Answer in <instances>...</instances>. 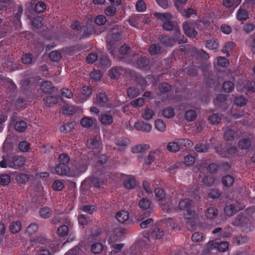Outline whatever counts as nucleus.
<instances>
[{
	"label": "nucleus",
	"instance_id": "nucleus-1",
	"mask_svg": "<svg viewBox=\"0 0 255 255\" xmlns=\"http://www.w3.org/2000/svg\"><path fill=\"white\" fill-rule=\"evenodd\" d=\"M101 175L102 178H100L94 175H91L84 180L81 184L82 186H84L87 184V183L91 184L96 188H99L101 186L106 184L105 181L107 179H115V175L110 171H106V170H102L101 171Z\"/></svg>",
	"mask_w": 255,
	"mask_h": 255
},
{
	"label": "nucleus",
	"instance_id": "nucleus-2",
	"mask_svg": "<svg viewBox=\"0 0 255 255\" xmlns=\"http://www.w3.org/2000/svg\"><path fill=\"white\" fill-rule=\"evenodd\" d=\"M45 242H46V240L41 237L30 240V243L32 245L36 244H44ZM47 244L52 253L48 249H42L39 251L37 255H53V254L58 250L60 245V242L59 241H50L47 242Z\"/></svg>",
	"mask_w": 255,
	"mask_h": 255
},
{
	"label": "nucleus",
	"instance_id": "nucleus-3",
	"mask_svg": "<svg viewBox=\"0 0 255 255\" xmlns=\"http://www.w3.org/2000/svg\"><path fill=\"white\" fill-rule=\"evenodd\" d=\"M154 15L162 22V28L164 30L166 31L173 30L174 34H175V30L176 29L180 31L177 23L171 20L172 16L170 13L155 12Z\"/></svg>",
	"mask_w": 255,
	"mask_h": 255
},
{
	"label": "nucleus",
	"instance_id": "nucleus-4",
	"mask_svg": "<svg viewBox=\"0 0 255 255\" xmlns=\"http://www.w3.org/2000/svg\"><path fill=\"white\" fill-rule=\"evenodd\" d=\"M180 31L178 29L175 30V34L172 36L168 35H162L158 37V40L160 42L165 45L166 47H172L176 42L179 44L185 43L187 41V39L184 36L180 38Z\"/></svg>",
	"mask_w": 255,
	"mask_h": 255
},
{
	"label": "nucleus",
	"instance_id": "nucleus-5",
	"mask_svg": "<svg viewBox=\"0 0 255 255\" xmlns=\"http://www.w3.org/2000/svg\"><path fill=\"white\" fill-rule=\"evenodd\" d=\"M229 248L227 242H219L217 240L209 241L203 251V255H209L212 251L216 250L221 252H225Z\"/></svg>",
	"mask_w": 255,
	"mask_h": 255
},
{
	"label": "nucleus",
	"instance_id": "nucleus-6",
	"mask_svg": "<svg viewBox=\"0 0 255 255\" xmlns=\"http://www.w3.org/2000/svg\"><path fill=\"white\" fill-rule=\"evenodd\" d=\"M155 199L158 201L163 202L160 204L162 210L166 213H170L173 206L169 201H166L164 191L160 188H155L154 190Z\"/></svg>",
	"mask_w": 255,
	"mask_h": 255
},
{
	"label": "nucleus",
	"instance_id": "nucleus-7",
	"mask_svg": "<svg viewBox=\"0 0 255 255\" xmlns=\"http://www.w3.org/2000/svg\"><path fill=\"white\" fill-rule=\"evenodd\" d=\"M121 35L120 32H117L112 33L111 35L108 36L107 40V47L109 53L114 58L117 57L118 58H121L116 54V43L120 39Z\"/></svg>",
	"mask_w": 255,
	"mask_h": 255
},
{
	"label": "nucleus",
	"instance_id": "nucleus-8",
	"mask_svg": "<svg viewBox=\"0 0 255 255\" xmlns=\"http://www.w3.org/2000/svg\"><path fill=\"white\" fill-rule=\"evenodd\" d=\"M245 208L244 204L241 200H233L229 205H226L224 212L228 216H231Z\"/></svg>",
	"mask_w": 255,
	"mask_h": 255
},
{
	"label": "nucleus",
	"instance_id": "nucleus-9",
	"mask_svg": "<svg viewBox=\"0 0 255 255\" xmlns=\"http://www.w3.org/2000/svg\"><path fill=\"white\" fill-rule=\"evenodd\" d=\"M138 207L140 209L144 217H148L153 212L151 207V202L146 198H142L138 201Z\"/></svg>",
	"mask_w": 255,
	"mask_h": 255
},
{
	"label": "nucleus",
	"instance_id": "nucleus-10",
	"mask_svg": "<svg viewBox=\"0 0 255 255\" xmlns=\"http://www.w3.org/2000/svg\"><path fill=\"white\" fill-rule=\"evenodd\" d=\"M251 224V219L247 214L241 213L235 217L232 222V224L236 227L248 228Z\"/></svg>",
	"mask_w": 255,
	"mask_h": 255
},
{
	"label": "nucleus",
	"instance_id": "nucleus-11",
	"mask_svg": "<svg viewBox=\"0 0 255 255\" xmlns=\"http://www.w3.org/2000/svg\"><path fill=\"white\" fill-rule=\"evenodd\" d=\"M90 163L89 157L87 155L81 154L79 158L76 161L75 168L78 172L83 173L87 169Z\"/></svg>",
	"mask_w": 255,
	"mask_h": 255
},
{
	"label": "nucleus",
	"instance_id": "nucleus-12",
	"mask_svg": "<svg viewBox=\"0 0 255 255\" xmlns=\"http://www.w3.org/2000/svg\"><path fill=\"white\" fill-rule=\"evenodd\" d=\"M8 166L12 168L17 169L21 167L24 162V159L21 156L18 155H7Z\"/></svg>",
	"mask_w": 255,
	"mask_h": 255
},
{
	"label": "nucleus",
	"instance_id": "nucleus-13",
	"mask_svg": "<svg viewBox=\"0 0 255 255\" xmlns=\"http://www.w3.org/2000/svg\"><path fill=\"white\" fill-rule=\"evenodd\" d=\"M93 88L91 85L83 86L78 94V102L84 103L87 101L92 95Z\"/></svg>",
	"mask_w": 255,
	"mask_h": 255
},
{
	"label": "nucleus",
	"instance_id": "nucleus-14",
	"mask_svg": "<svg viewBox=\"0 0 255 255\" xmlns=\"http://www.w3.org/2000/svg\"><path fill=\"white\" fill-rule=\"evenodd\" d=\"M158 90L159 91L158 95L162 97L163 102H166L169 99L168 94L172 90L171 85L166 82H162L159 84Z\"/></svg>",
	"mask_w": 255,
	"mask_h": 255
},
{
	"label": "nucleus",
	"instance_id": "nucleus-15",
	"mask_svg": "<svg viewBox=\"0 0 255 255\" xmlns=\"http://www.w3.org/2000/svg\"><path fill=\"white\" fill-rule=\"evenodd\" d=\"M121 177L123 180V185L126 189H131L136 186L137 182L133 176L122 174Z\"/></svg>",
	"mask_w": 255,
	"mask_h": 255
},
{
	"label": "nucleus",
	"instance_id": "nucleus-16",
	"mask_svg": "<svg viewBox=\"0 0 255 255\" xmlns=\"http://www.w3.org/2000/svg\"><path fill=\"white\" fill-rule=\"evenodd\" d=\"M87 144L89 148L95 149L97 152L100 151L102 148L101 137L98 135L89 139L87 140Z\"/></svg>",
	"mask_w": 255,
	"mask_h": 255
},
{
	"label": "nucleus",
	"instance_id": "nucleus-17",
	"mask_svg": "<svg viewBox=\"0 0 255 255\" xmlns=\"http://www.w3.org/2000/svg\"><path fill=\"white\" fill-rule=\"evenodd\" d=\"M95 104L100 107H108L109 105V99L105 93H98L95 100Z\"/></svg>",
	"mask_w": 255,
	"mask_h": 255
},
{
	"label": "nucleus",
	"instance_id": "nucleus-18",
	"mask_svg": "<svg viewBox=\"0 0 255 255\" xmlns=\"http://www.w3.org/2000/svg\"><path fill=\"white\" fill-rule=\"evenodd\" d=\"M50 223L54 225L59 224L70 225V218L65 215H56L50 220Z\"/></svg>",
	"mask_w": 255,
	"mask_h": 255
},
{
	"label": "nucleus",
	"instance_id": "nucleus-19",
	"mask_svg": "<svg viewBox=\"0 0 255 255\" xmlns=\"http://www.w3.org/2000/svg\"><path fill=\"white\" fill-rule=\"evenodd\" d=\"M133 59L135 60L134 65L138 69L144 70L146 69L149 64V60L145 57L133 56Z\"/></svg>",
	"mask_w": 255,
	"mask_h": 255
},
{
	"label": "nucleus",
	"instance_id": "nucleus-20",
	"mask_svg": "<svg viewBox=\"0 0 255 255\" xmlns=\"http://www.w3.org/2000/svg\"><path fill=\"white\" fill-rule=\"evenodd\" d=\"M191 54L192 57L200 59L202 61H205L209 59V56L205 51L202 49H199L196 47L192 49Z\"/></svg>",
	"mask_w": 255,
	"mask_h": 255
},
{
	"label": "nucleus",
	"instance_id": "nucleus-21",
	"mask_svg": "<svg viewBox=\"0 0 255 255\" xmlns=\"http://www.w3.org/2000/svg\"><path fill=\"white\" fill-rule=\"evenodd\" d=\"M115 143L118 146L117 149L119 151H122L130 143V140L125 137H117L115 140Z\"/></svg>",
	"mask_w": 255,
	"mask_h": 255
},
{
	"label": "nucleus",
	"instance_id": "nucleus-22",
	"mask_svg": "<svg viewBox=\"0 0 255 255\" xmlns=\"http://www.w3.org/2000/svg\"><path fill=\"white\" fill-rule=\"evenodd\" d=\"M182 27L184 32L186 36L192 38L196 36L197 32L195 30L191 23L184 22L183 23Z\"/></svg>",
	"mask_w": 255,
	"mask_h": 255
},
{
	"label": "nucleus",
	"instance_id": "nucleus-23",
	"mask_svg": "<svg viewBox=\"0 0 255 255\" xmlns=\"http://www.w3.org/2000/svg\"><path fill=\"white\" fill-rule=\"evenodd\" d=\"M193 201L187 198L181 200L178 204V208L181 210H186L190 214L191 209L193 206Z\"/></svg>",
	"mask_w": 255,
	"mask_h": 255
},
{
	"label": "nucleus",
	"instance_id": "nucleus-24",
	"mask_svg": "<svg viewBox=\"0 0 255 255\" xmlns=\"http://www.w3.org/2000/svg\"><path fill=\"white\" fill-rule=\"evenodd\" d=\"M144 243L142 242H137L132 245L129 249V254L130 255H142L143 245Z\"/></svg>",
	"mask_w": 255,
	"mask_h": 255
},
{
	"label": "nucleus",
	"instance_id": "nucleus-25",
	"mask_svg": "<svg viewBox=\"0 0 255 255\" xmlns=\"http://www.w3.org/2000/svg\"><path fill=\"white\" fill-rule=\"evenodd\" d=\"M164 51V48L159 43L151 44L148 48L149 53L152 56L160 55Z\"/></svg>",
	"mask_w": 255,
	"mask_h": 255
},
{
	"label": "nucleus",
	"instance_id": "nucleus-26",
	"mask_svg": "<svg viewBox=\"0 0 255 255\" xmlns=\"http://www.w3.org/2000/svg\"><path fill=\"white\" fill-rule=\"evenodd\" d=\"M134 127L137 130L145 132H150L152 128V126L150 124L143 121L137 122L135 123Z\"/></svg>",
	"mask_w": 255,
	"mask_h": 255
},
{
	"label": "nucleus",
	"instance_id": "nucleus-27",
	"mask_svg": "<svg viewBox=\"0 0 255 255\" xmlns=\"http://www.w3.org/2000/svg\"><path fill=\"white\" fill-rule=\"evenodd\" d=\"M130 26L138 28L139 27V23L142 22L144 23H147L146 20H144L140 15H133L131 16L128 20Z\"/></svg>",
	"mask_w": 255,
	"mask_h": 255
},
{
	"label": "nucleus",
	"instance_id": "nucleus-28",
	"mask_svg": "<svg viewBox=\"0 0 255 255\" xmlns=\"http://www.w3.org/2000/svg\"><path fill=\"white\" fill-rule=\"evenodd\" d=\"M73 227V223L70 221V225L63 224L57 229V233L59 237H64L68 235V233Z\"/></svg>",
	"mask_w": 255,
	"mask_h": 255
},
{
	"label": "nucleus",
	"instance_id": "nucleus-29",
	"mask_svg": "<svg viewBox=\"0 0 255 255\" xmlns=\"http://www.w3.org/2000/svg\"><path fill=\"white\" fill-rule=\"evenodd\" d=\"M40 87L42 92L46 94H51L53 93L54 89V87L52 85V83L49 81L43 82Z\"/></svg>",
	"mask_w": 255,
	"mask_h": 255
},
{
	"label": "nucleus",
	"instance_id": "nucleus-30",
	"mask_svg": "<svg viewBox=\"0 0 255 255\" xmlns=\"http://www.w3.org/2000/svg\"><path fill=\"white\" fill-rule=\"evenodd\" d=\"M70 168L69 165H65L58 163L55 168V173L60 175H64L69 172Z\"/></svg>",
	"mask_w": 255,
	"mask_h": 255
},
{
	"label": "nucleus",
	"instance_id": "nucleus-31",
	"mask_svg": "<svg viewBox=\"0 0 255 255\" xmlns=\"http://www.w3.org/2000/svg\"><path fill=\"white\" fill-rule=\"evenodd\" d=\"M85 248L84 247L79 244L78 246L74 247L73 248L67 252L65 255H84Z\"/></svg>",
	"mask_w": 255,
	"mask_h": 255
},
{
	"label": "nucleus",
	"instance_id": "nucleus-32",
	"mask_svg": "<svg viewBox=\"0 0 255 255\" xmlns=\"http://www.w3.org/2000/svg\"><path fill=\"white\" fill-rule=\"evenodd\" d=\"M116 217L121 223H126L129 219V213L126 210H121L116 214Z\"/></svg>",
	"mask_w": 255,
	"mask_h": 255
},
{
	"label": "nucleus",
	"instance_id": "nucleus-33",
	"mask_svg": "<svg viewBox=\"0 0 255 255\" xmlns=\"http://www.w3.org/2000/svg\"><path fill=\"white\" fill-rule=\"evenodd\" d=\"M99 121L104 125H110L113 122V117L109 114H102L99 117Z\"/></svg>",
	"mask_w": 255,
	"mask_h": 255
},
{
	"label": "nucleus",
	"instance_id": "nucleus-34",
	"mask_svg": "<svg viewBox=\"0 0 255 255\" xmlns=\"http://www.w3.org/2000/svg\"><path fill=\"white\" fill-rule=\"evenodd\" d=\"M97 122L96 119L93 117H84L80 121L81 125L84 128H88Z\"/></svg>",
	"mask_w": 255,
	"mask_h": 255
},
{
	"label": "nucleus",
	"instance_id": "nucleus-35",
	"mask_svg": "<svg viewBox=\"0 0 255 255\" xmlns=\"http://www.w3.org/2000/svg\"><path fill=\"white\" fill-rule=\"evenodd\" d=\"M39 228V226L35 223H32L30 224L26 228L25 234L27 235L29 237H30L34 235Z\"/></svg>",
	"mask_w": 255,
	"mask_h": 255
},
{
	"label": "nucleus",
	"instance_id": "nucleus-36",
	"mask_svg": "<svg viewBox=\"0 0 255 255\" xmlns=\"http://www.w3.org/2000/svg\"><path fill=\"white\" fill-rule=\"evenodd\" d=\"M52 213L51 208L49 207H43L41 208L39 210V214L42 219H47L49 218Z\"/></svg>",
	"mask_w": 255,
	"mask_h": 255
},
{
	"label": "nucleus",
	"instance_id": "nucleus-37",
	"mask_svg": "<svg viewBox=\"0 0 255 255\" xmlns=\"http://www.w3.org/2000/svg\"><path fill=\"white\" fill-rule=\"evenodd\" d=\"M163 230L156 227H154L150 233V236L156 239H161L163 236Z\"/></svg>",
	"mask_w": 255,
	"mask_h": 255
},
{
	"label": "nucleus",
	"instance_id": "nucleus-38",
	"mask_svg": "<svg viewBox=\"0 0 255 255\" xmlns=\"http://www.w3.org/2000/svg\"><path fill=\"white\" fill-rule=\"evenodd\" d=\"M154 115V111L149 107H146L142 112V117L145 120H151Z\"/></svg>",
	"mask_w": 255,
	"mask_h": 255
},
{
	"label": "nucleus",
	"instance_id": "nucleus-39",
	"mask_svg": "<svg viewBox=\"0 0 255 255\" xmlns=\"http://www.w3.org/2000/svg\"><path fill=\"white\" fill-rule=\"evenodd\" d=\"M9 229L11 233L17 234L21 229V224L19 221L13 222L10 224Z\"/></svg>",
	"mask_w": 255,
	"mask_h": 255
},
{
	"label": "nucleus",
	"instance_id": "nucleus-40",
	"mask_svg": "<svg viewBox=\"0 0 255 255\" xmlns=\"http://www.w3.org/2000/svg\"><path fill=\"white\" fill-rule=\"evenodd\" d=\"M123 70L120 67H115L111 69L109 72L110 77L113 79H116L122 74Z\"/></svg>",
	"mask_w": 255,
	"mask_h": 255
},
{
	"label": "nucleus",
	"instance_id": "nucleus-41",
	"mask_svg": "<svg viewBox=\"0 0 255 255\" xmlns=\"http://www.w3.org/2000/svg\"><path fill=\"white\" fill-rule=\"evenodd\" d=\"M180 145L178 143V139H176L174 141L169 142L167 149L168 151L173 152H176L180 150Z\"/></svg>",
	"mask_w": 255,
	"mask_h": 255
},
{
	"label": "nucleus",
	"instance_id": "nucleus-42",
	"mask_svg": "<svg viewBox=\"0 0 255 255\" xmlns=\"http://www.w3.org/2000/svg\"><path fill=\"white\" fill-rule=\"evenodd\" d=\"M149 148V145L147 144H140L133 146L131 149L133 153H138L146 151Z\"/></svg>",
	"mask_w": 255,
	"mask_h": 255
},
{
	"label": "nucleus",
	"instance_id": "nucleus-43",
	"mask_svg": "<svg viewBox=\"0 0 255 255\" xmlns=\"http://www.w3.org/2000/svg\"><path fill=\"white\" fill-rule=\"evenodd\" d=\"M222 182L225 187H229L233 185L235 182V179L233 176L227 175L223 177Z\"/></svg>",
	"mask_w": 255,
	"mask_h": 255
},
{
	"label": "nucleus",
	"instance_id": "nucleus-44",
	"mask_svg": "<svg viewBox=\"0 0 255 255\" xmlns=\"http://www.w3.org/2000/svg\"><path fill=\"white\" fill-rule=\"evenodd\" d=\"M43 101L46 106L51 107L58 102V99L56 96H47L43 99Z\"/></svg>",
	"mask_w": 255,
	"mask_h": 255
},
{
	"label": "nucleus",
	"instance_id": "nucleus-45",
	"mask_svg": "<svg viewBox=\"0 0 255 255\" xmlns=\"http://www.w3.org/2000/svg\"><path fill=\"white\" fill-rule=\"evenodd\" d=\"M249 18L248 12L244 9L240 8L237 13V18L239 21H245Z\"/></svg>",
	"mask_w": 255,
	"mask_h": 255
},
{
	"label": "nucleus",
	"instance_id": "nucleus-46",
	"mask_svg": "<svg viewBox=\"0 0 255 255\" xmlns=\"http://www.w3.org/2000/svg\"><path fill=\"white\" fill-rule=\"evenodd\" d=\"M30 177L31 176L29 174L20 173L16 176V180L20 184H25L29 180Z\"/></svg>",
	"mask_w": 255,
	"mask_h": 255
},
{
	"label": "nucleus",
	"instance_id": "nucleus-47",
	"mask_svg": "<svg viewBox=\"0 0 255 255\" xmlns=\"http://www.w3.org/2000/svg\"><path fill=\"white\" fill-rule=\"evenodd\" d=\"M127 94L129 98L133 99L137 97L139 95L140 92L138 88L130 87L127 89Z\"/></svg>",
	"mask_w": 255,
	"mask_h": 255
},
{
	"label": "nucleus",
	"instance_id": "nucleus-48",
	"mask_svg": "<svg viewBox=\"0 0 255 255\" xmlns=\"http://www.w3.org/2000/svg\"><path fill=\"white\" fill-rule=\"evenodd\" d=\"M80 210L85 213L93 214L97 211V208L93 205H84L81 206Z\"/></svg>",
	"mask_w": 255,
	"mask_h": 255
},
{
	"label": "nucleus",
	"instance_id": "nucleus-49",
	"mask_svg": "<svg viewBox=\"0 0 255 255\" xmlns=\"http://www.w3.org/2000/svg\"><path fill=\"white\" fill-rule=\"evenodd\" d=\"M108 161V158L106 155L103 154L100 155L98 157V160L97 161V169H101L100 166L101 167L105 168V165L107 163V162ZM102 170H106V171H107L106 168L102 169Z\"/></svg>",
	"mask_w": 255,
	"mask_h": 255
},
{
	"label": "nucleus",
	"instance_id": "nucleus-50",
	"mask_svg": "<svg viewBox=\"0 0 255 255\" xmlns=\"http://www.w3.org/2000/svg\"><path fill=\"white\" fill-rule=\"evenodd\" d=\"M70 160V156L67 153H63L59 155L58 161L59 164L69 165Z\"/></svg>",
	"mask_w": 255,
	"mask_h": 255
},
{
	"label": "nucleus",
	"instance_id": "nucleus-51",
	"mask_svg": "<svg viewBox=\"0 0 255 255\" xmlns=\"http://www.w3.org/2000/svg\"><path fill=\"white\" fill-rule=\"evenodd\" d=\"M26 128L27 123L22 120L16 122L14 125L15 129L20 132H23Z\"/></svg>",
	"mask_w": 255,
	"mask_h": 255
},
{
	"label": "nucleus",
	"instance_id": "nucleus-52",
	"mask_svg": "<svg viewBox=\"0 0 255 255\" xmlns=\"http://www.w3.org/2000/svg\"><path fill=\"white\" fill-rule=\"evenodd\" d=\"M235 88V84L231 81H225L223 83L222 88L223 91L226 93L231 92Z\"/></svg>",
	"mask_w": 255,
	"mask_h": 255
},
{
	"label": "nucleus",
	"instance_id": "nucleus-53",
	"mask_svg": "<svg viewBox=\"0 0 255 255\" xmlns=\"http://www.w3.org/2000/svg\"><path fill=\"white\" fill-rule=\"evenodd\" d=\"M195 150L200 153H204L208 151L209 149V146L206 143H199L195 146Z\"/></svg>",
	"mask_w": 255,
	"mask_h": 255
},
{
	"label": "nucleus",
	"instance_id": "nucleus-54",
	"mask_svg": "<svg viewBox=\"0 0 255 255\" xmlns=\"http://www.w3.org/2000/svg\"><path fill=\"white\" fill-rule=\"evenodd\" d=\"M124 245L122 243L114 244L111 245V247L112 248V251L109 253V255H115L119 253L122 250Z\"/></svg>",
	"mask_w": 255,
	"mask_h": 255
},
{
	"label": "nucleus",
	"instance_id": "nucleus-55",
	"mask_svg": "<svg viewBox=\"0 0 255 255\" xmlns=\"http://www.w3.org/2000/svg\"><path fill=\"white\" fill-rule=\"evenodd\" d=\"M218 215V210L215 207L209 208L205 212V215L207 218L213 219Z\"/></svg>",
	"mask_w": 255,
	"mask_h": 255
},
{
	"label": "nucleus",
	"instance_id": "nucleus-56",
	"mask_svg": "<svg viewBox=\"0 0 255 255\" xmlns=\"http://www.w3.org/2000/svg\"><path fill=\"white\" fill-rule=\"evenodd\" d=\"M238 145L242 149H248L251 145V141L250 139L245 138L239 141Z\"/></svg>",
	"mask_w": 255,
	"mask_h": 255
},
{
	"label": "nucleus",
	"instance_id": "nucleus-57",
	"mask_svg": "<svg viewBox=\"0 0 255 255\" xmlns=\"http://www.w3.org/2000/svg\"><path fill=\"white\" fill-rule=\"evenodd\" d=\"M208 121L212 125H217L221 121V117L216 113L213 114L208 117Z\"/></svg>",
	"mask_w": 255,
	"mask_h": 255
},
{
	"label": "nucleus",
	"instance_id": "nucleus-58",
	"mask_svg": "<svg viewBox=\"0 0 255 255\" xmlns=\"http://www.w3.org/2000/svg\"><path fill=\"white\" fill-rule=\"evenodd\" d=\"M235 46V43L232 41L227 42L223 49V53L226 54L227 57L230 56V51Z\"/></svg>",
	"mask_w": 255,
	"mask_h": 255
},
{
	"label": "nucleus",
	"instance_id": "nucleus-59",
	"mask_svg": "<svg viewBox=\"0 0 255 255\" xmlns=\"http://www.w3.org/2000/svg\"><path fill=\"white\" fill-rule=\"evenodd\" d=\"M222 194V192L217 189L212 188L210 189L208 193V196L212 199L219 198Z\"/></svg>",
	"mask_w": 255,
	"mask_h": 255
},
{
	"label": "nucleus",
	"instance_id": "nucleus-60",
	"mask_svg": "<svg viewBox=\"0 0 255 255\" xmlns=\"http://www.w3.org/2000/svg\"><path fill=\"white\" fill-rule=\"evenodd\" d=\"M46 8L45 3L41 1H39L35 4L34 10L36 12L40 13L43 12Z\"/></svg>",
	"mask_w": 255,
	"mask_h": 255
},
{
	"label": "nucleus",
	"instance_id": "nucleus-61",
	"mask_svg": "<svg viewBox=\"0 0 255 255\" xmlns=\"http://www.w3.org/2000/svg\"><path fill=\"white\" fill-rule=\"evenodd\" d=\"M22 63L26 65H29L32 63L33 55L30 53L24 54L21 58Z\"/></svg>",
	"mask_w": 255,
	"mask_h": 255
},
{
	"label": "nucleus",
	"instance_id": "nucleus-62",
	"mask_svg": "<svg viewBox=\"0 0 255 255\" xmlns=\"http://www.w3.org/2000/svg\"><path fill=\"white\" fill-rule=\"evenodd\" d=\"M74 123L71 122L61 126L59 130L61 132L68 133L74 128Z\"/></svg>",
	"mask_w": 255,
	"mask_h": 255
},
{
	"label": "nucleus",
	"instance_id": "nucleus-63",
	"mask_svg": "<svg viewBox=\"0 0 255 255\" xmlns=\"http://www.w3.org/2000/svg\"><path fill=\"white\" fill-rule=\"evenodd\" d=\"M197 117V114L195 111L190 110L187 111L185 114V119L189 122L193 121Z\"/></svg>",
	"mask_w": 255,
	"mask_h": 255
},
{
	"label": "nucleus",
	"instance_id": "nucleus-64",
	"mask_svg": "<svg viewBox=\"0 0 255 255\" xmlns=\"http://www.w3.org/2000/svg\"><path fill=\"white\" fill-rule=\"evenodd\" d=\"M103 250V246L101 243H96L93 244L91 248V252L95 254H100Z\"/></svg>",
	"mask_w": 255,
	"mask_h": 255
}]
</instances>
